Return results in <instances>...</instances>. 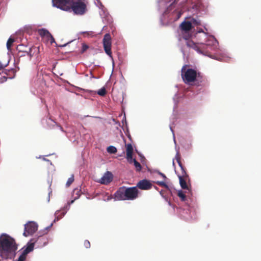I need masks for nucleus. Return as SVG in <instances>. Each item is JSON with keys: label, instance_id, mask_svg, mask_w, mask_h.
Masks as SVG:
<instances>
[{"label": "nucleus", "instance_id": "obj_28", "mask_svg": "<svg viewBox=\"0 0 261 261\" xmlns=\"http://www.w3.org/2000/svg\"><path fill=\"white\" fill-rule=\"evenodd\" d=\"M50 43L52 44L53 43H55V40L53 36L51 35V37H50V38L48 39V41Z\"/></svg>", "mask_w": 261, "mask_h": 261}, {"label": "nucleus", "instance_id": "obj_35", "mask_svg": "<svg viewBox=\"0 0 261 261\" xmlns=\"http://www.w3.org/2000/svg\"><path fill=\"white\" fill-rule=\"evenodd\" d=\"M73 202H74V200H71V203H73Z\"/></svg>", "mask_w": 261, "mask_h": 261}, {"label": "nucleus", "instance_id": "obj_6", "mask_svg": "<svg viewBox=\"0 0 261 261\" xmlns=\"http://www.w3.org/2000/svg\"><path fill=\"white\" fill-rule=\"evenodd\" d=\"M175 159L178 164V165L181 168V169L182 171V175L179 176V184L183 189H189L188 187L187 186L186 181L184 178V176H187V173L185 171V169L184 166L182 165L181 162L180 161V156L179 152H177L175 155Z\"/></svg>", "mask_w": 261, "mask_h": 261}, {"label": "nucleus", "instance_id": "obj_5", "mask_svg": "<svg viewBox=\"0 0 261 261\" xmlns=\"http://www.w3.org/2000/svg\"><path fill=\"white\" fill-rule=\"evenodd\" d=\"M138 194L139 191L137 187L127 188L123 186L117 190L114 196L118 200H133L138 198Z\"/></svg>", "mask_w": 261, "mask_h": 261}, {"label": "nucleus", "instance_id": "obj_16", "mask_svg": "<svg viewBox=\"0 0 261 261\" xmlns=\"http://www.w3.org/2000/svg\"><path fill=\"white\" fill-rule=\"evenodd\" d=\"M192 35L189 33V32H182V34L180 35L179 40H181V38L185 39L186 41V43L189 41H191L190 38L191 37Z\"/></svg>", "mask_w": 261, "mask_h": 261}, {"label": "nucleus", "instance_id": "obj_26", "mask_svg": "<svg viewBox=\"0 0 261 261\" xmlns=\"http://www.w3.org/2000/svg\"><path fill=\"white\" fill-rule=\"evenodd\" d=\"M89 48V46L87 45V44H85V43H83L82 44V50H81V53L83 54L84 53L85 51H86L87 49Z\"/></svg>", "mask_w": 261, "mask_h": 261}, {"label": "nucleus", "instance_id": "obj_30", "mask_svg": "<svg viewBox=\"0 0 261 261\" xmlns=\"http://www.w3.org/2000/svg\"><path fill=\"white\" fill-rule=\"evenodd\" d=\"M158 173H159V174H160L162 177H163V178L164 179H167V177H166V175H165L164 174H163V173H161V172H158Z\"/></svg>", "mask_w": 261, "mask_h": 261}, {"label": "nucleus", "instance_id": "obj_18", "mask_svg": "<svg viewBox=\"0 0 261 261\" xmlns=\"http://www.w3.org/2000/svg\"><path fill=\"white\" fill-rule=\"evenodd\" d=\"M127 161L130 164H132L133 163H134V165L136 168L137 171H141V170L142 169V166H141V164L138 161H136V159L132 158V161L129 160V161Z\"/></svg>", "mask_w": 261, "mask_h": 261}, {"label": "nucleus", "instance_id": "obj_21", "mask_svg": "<svg viewBox=\"0 0 261 261\" xmlns=\"http://www.w3.org/2000/svg\"><path fill=\"white\" fill-rule=\"evenodd\" d=\"M177 195L180 198L181 201H185L186 200V196L182 190L178 191L177 192Z\"/></svg>", "mask_w": 261, "mask_h": 261}, {"label": "nucleus", "instance_id": "obj_15", "mask_svg": "<svg viewBox=\"0 0 261 261\" xmlns=\"http://www.w3.org/2000/svg\"><path fill=\"white\" fill-rule=\"evenodd\" d=\"M6 66V65H4L0 62V71L2 70V73H4L6 75H10V72L14 74L15 72V70L14 69H12L10 71H7L6 69H5L4 68ZM1 72H0V74Z\"/></svg>", "mask_w": 261, "mask_h": 261}, {"label": "nucleus", "instance_id": "obj_7", "mask_svg": "<svg viewBox=\"0 0 261 261\" xmlns=\"http://www.w3.org/2000/svg\"><path fill=\"white\" fill-rule=\"evenodd\" d=\"M111 36L109 33H107L104 35L102 43L103 48L105 53L110 57H112V51H111Z\"/></svg>", "mask_w": 261, "mask_h": 261}, {"label": "nucleus", "instance_id": "obj_13", "mask_svg": "<svg viewBox=\"0 0 261 261\" xmlns=\"http://www.w3.org/2000/svg\"><path fill=\"white\" fill-rule=\"evenodd\" d=\"M182 32H189L192 29V24L190 21H183L180 25Z\"/></svg>", "mask_w": 261, "mask_h": 261}, {"label": "nucleus", "instance_id": "obj_36", "mask_svg": "<svg viewBox=\"0 0 261 261\" xmlns=\"http://www.w3.org/2000/svg\"><path fill=\"white\" fill-rule=\"evenodd\" d=\"M66 45V44H64L63 45H62L61 46H65Z\"/></svg>", "mask_w": 261, "mask_h": 261}, {"label": "nucleus", "instance_id": "obj_27", "mask_svg": "<svg viewBox=\"0 0 261 261\" xmlns=\"http://www.w3.org/2000/svg\"><path fill=\"white\" fill-rule=\"evenodd\" d=\"M84 245L86 248H89L90 247V243L88 240H85L84 243Z\"/></svg>", "mask_w": 261, "mask_h": 261}, {"label": "nucleus", "instance_id": "obj_10", "mask_svg": "<svg viewBox=\"0 0 261 261\" xmlns=\"http://www.w3.org/2000/svg\"><path fill=\"white\" fill-rule=\"evenodd\" d=\"M29 242L33 243L34 245L35 244H36L38 245V247H42L47 244V239L45 236H40L37 239L33 238L31 239Z\"/></svg>", "mask_w": 261, "mask_h": 261}, {"label": "nucleus", "instance_id": "obj_4", "mask_svg": "<svg viewBox=\"0 0 261 261\" xmlns=\"http://www.w3.org/2000/svg\"><path fill=\"white\" fill-rule=\"evenodd\" d=\"M212 42L211 43L210 41H208L206 44L201 43L198 46L193 41H189L187 43V45L189 47L194 48L199 54L215 59V56L211 54V51L215 50L217 48L218 43L214 40H213Z\"/></svg>", "mask_w": 261, "mask_h": 261}, {"label": "nucleus", "instance_id": "obj_11", "mask_svg": "<svg viewBox=\"0 0 261 261\" xmlns=\"http://www.w3.org/2000/svg\"><path fill=\"white\" fill-rule=\"evenodd\" d=\"M152 184L149 180L147 179H143L140 180L137 184V188L141 190H148L152 188Z\"/></svg>", "mask_w": 261, "mask_h": 261}, {"label": "nucleus", "instance_id": "obj_2", "mask_svg": "<svg viewBox=\"0 0 261 261\" xmlns=\"http://www.w3.org/2000/svg\"><path fill=\"white\" fill-rule=\"evenodd\" d=\"M18 249V245L12 237L7 234L0 237V253L3 257L12 258Z\"/></svg>", "mask_w": 261, "mask_h": 261}, {"label": "nucleus", "instance_id": "obj_29", "mask_svg": "<svg viewBox=\"0 0 261 261\" xmlns=\"http://www.w3.org/2000/svg\"><path fill=\"white\" fill-rule=\"evenodd\" d=\"M33 48H30L29 51L27 52V54L30 57H32L33 56V55L32 54V50Z\"/></svg>", "mask_w": 261, "mask_h": 261}, {"label": "nucleus", "instance_id": "obj_12", "mask_svg": "<svg viewBox=\"0 0 261 261\" xmlns=\"http://www.w3.org/2000/svg\"><path fill=\"white\" fill-rule=\"evenodd\" d=\"M113 179V175L110 171H107L103 176L99 179V182L103 185H108L110 183Z\"/></svg>", "mask_w": 261, "mask_h": 261}, {"label": "nucleus", "instance_id": "obj_3", "mask_svg": "<svg viewBox=\"0 0 261 261\" xmlns=\"http://www.w3.org/2000/svg\"><path fill=\"white\" fill-rule=\"evenodd\" d=\"M187 65L182 66L181 70V78L185 84H189L192 82H195V85L199 86L204 81L203 77L199 72L192 69H186Z\"/></svg>", "mask_w": 261, "mask_h": 261}, {"label": "nucleus", "instance_id": "obj_34", "mask_svg": "<svg viewBox=\"0 0 261 261\" xmlns=\"http://www.w3.org/2000/svg\"><path fill=\"white\" fill-rule=\"evenodd\" d=\"M160 193L162 195L163 193V192L162 191H160Z\"/></svg>", "mask_w": 261, "mask_h": 261}, {"label": "nucleus", "instance_id": "obj_22", "mask_svg": "<svg viewBox=\"0 0 261 261\" xmlns=\"http://www.w3.org/2000/svg\"><path fill=\"white\" fill-rule=\"evenodd\" d=\"M107 150L110 153H115L117 152L116 148L113 146H109Z\"/></svg>", "mask_w": 261, "mask_h": 261}, {"label": "nucleus", "instance_id": "obj_17", "mask_svg": "<svg viewBox=\"0 0 261 261\" xmlns=\"http://www.w3.org/2000/svg\"><path fill=\"white\" fill-rule=\"evenodd\" d=\"M65 212L64 211H57L56 212L55 214V218L54 219V222H56V221L59 220L63 217L64 216L65 214Z\"/></svg>", "mask_w": 261, "mask_h": 261}, {"label": "nucleus", "instance_id": "obj_8", "mask_svg": "<svg viewBox=\"0 0 261 261\" xmlns=\"http://www.w3.org/2000/svg\"><path fill=\"white\" fill-rule=\"evenodd\" d=\"M38 229V225L34 222H29L24 225V231L23 235L28 237L35 233Z\"/></svg>", "mask_w": 261, "mask_h": 261}, {"label": "nucleus", "instance_id": "obj_19", "mask_svg": "<svg viewBox=\"0 0 261 261\" xmlns=\"http://www.w3.org/2000/svg\"><path fill=\"white\" fill-rule=\"evenodd\" d=\"M15 41V39L12 37H10L7 42V48L8 51H11V47Z\"/></svg>", "mask_w": 261, "mask_h": 261}, {"label": "nucleus", "instance_id": "obj_14", "mask_svg": "<svg viewBox=\"0 0 261 261\" xmlns=\"http://www.w3.org/2000/svg\"><path fill=\"white\" fill-rule=\"evenodd\" d=\"M133 147L131 144L126 145V159L127 161H132L133 158Z\"/></svg>", "mask_w": 261, "mask_h": 261}, {"label": "nucleus", "instance_id": "obj_9", "mask_svg": "<svg viewBox=\"0 0 261 261\" xmlns=\"http://www.w3.org/2000/svg\"><path fill=\"white\" fill-rule=\"evenodd\" d=\"M34 249V243L32 242H28L26 248H25L21 254L19 256L17 261H24L26 259L27 254L33 251Z\"/></svg>", "mask_w": 261, "mask_h": 261}, {"label": "nucleus", "instance_id": "obj_20", "mask_svg": "<svg viewBox=\"0 0 261 261\" xmlns=\"http://www.w3.org/2000/svg\"><path fill=\"white\" fill-rule=\"evenodd\" d=\"M39 35L42 37H45L47 35H49V32L46 29H41L38 30Z\"/></svg>", "mask_w": 261, "mask_h": 261}, {"label": "nucleus", "instance_id": "obj_24", "mask_svg": "<svg viewBox=\"0 0 261 261\" xmlns=\"http://www.w3.org/2000/svg\"><path fill=\"white\" fill-rule=\"evenodd\" d=\"M74 180V175L73 174H72L71 177H70L67 180L66 184V187H69L73 183Z\"/></svg>", "mask_w": 261, "mask_h": 261}, {"label": "nucleus", "instance_id": "obj_33", "mask_svg": "<svg viewBox=\"0 0 261 261\" xmlns=\"http://www.w3.org/2000/svg\"><path fill=\"white\" fill-rule=\"evenodd\" d=\"M160 193L162 195L163 193V192L162 191H160Z\"/></svg>", "mask_w": 261, "mask_h": 261}, {"label": "nucleus", "instance_id": "obj_31", "mask_svg": "<svg viewBox=\"0 0 261 261\" xmlns=\"http://www.w3.org/2000/svg\"><path fill=\"white\" fill-rule=\"evenodd\" d=\"M49 35H47L46 36H45V37H44V38H45L46 39V40H47V41H48V39H49V38H50V37H51V34L50 33H49Z\"/></svg>", "mask_w": 261, "mask_h": 261}, {"label": "nucleus", "instance_id": "obj_23", "mask_svg": "<svg viewBox=\"0 0 261 261\" xmlns=\"http://www.w3.org/2000/svg\"><path fill=\"white\" fill-rule=\"evenodd\" d=\"M155 183L161 187H163L167 189H169V186L164 181H157L155 182Z\"/></svg>", "mask_w": 261, "mask_h": 261}, {"label": "nucleus", "instance_id": "obj_32", "mask_svg": "<svg viewBox=\"0 0 261 261\" xmlns=\"http://www.w3.org/2000/svg\"><path fill=\"white\" fill-rule=\"evenodd\" d=\"M2 79H3V81L2 82H4L6 81L7 77L5 75H4L3 76V77Z\"/></svg>", "mask_w": 261, "mask_h": 261}, {"label": "nucleus", "instance_id": "obj_25", "mask_svg": "<svg viewBox=\"0 0 261 261\" xmlns=\"http://www.w3.org/2000/svg\"><path fill=\"white\" fill-rule=\"evenodd\" d=\"M106 93H107L106 89L105 87L101 88L97 91V94L99 95L102 96H105L106 95Z\"/></svg>", "mask_w": 261, "mask_h": 261}, {"label": "nucleus", "instance_id": "obj_1", "mask_svg": "<svg viewBox=\"0 0 261 261\" xmlns=\"http://www.w3.org/2000/svg\"><path fill=\"white\" fill-rule=\"evenodd\" d=\"M53 6L66 11L71 10L75 14L82 15L87 11V6L82 0H52Z\"/></svg>", "mask_w": 261, "mask_h": 261}]
</instances>
